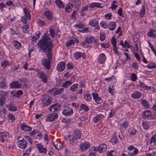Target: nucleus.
<instances>
[{
	"mask_svg": "<svg viewBox=\"0 0 156 156\" xmlns=\"http://www.w3.org/2000/svg\"><path fill=\"white\" fill-rule=\"evenodd\" d=\"M39 41L38 43L41 49L43 50L42 52H45V54L48 57V59L44 58L41 60L42 64L46 69H49L51 67L50 61L52 56L51 52L53 44L49 35L47 33H45L42 39Z\"/></svg>",
	"mask_w": 156,
	"mask_h": 156,
	"instance_id": "obj_1",
	"label": "nucleus"
},
{
	"mask_svg": "<svg viewBox=\"0 0 156 156\" xmlns=\"http://www.w3.org/2000/svg\"><path fill=\"white\" fill-rule=\"evenodd\" d=\"M42 101L44 106H47L49 105L51 102V98L48 95L45 94L42 97Z\"/></svg>",
	"mask_w": 156,
	"mask_h": 156,
	"instance_id": "obj_2",
	"label": "nucleus"
},
{
	"mask_svg": "<svg viewBox=\"0 0 156 156\" xmlns=\"http://www.w3.org/2000/svg\"><path fill=\"white\" fill-rule=\"evenodd\" d=\"M9 138V134L7 132H4L0 134V140L2 142L7 140Z\"/></svg>",
	"mask_w": 156,
	"mask_h": 156,
	"instance_id": "obj_3",
	"label": "nucleus"
},
{
	"mask_svg": "<svg viewBox=\"0 0 156 156\" xmlns=\"http://www.w3.org/2000/svg\"><path fill=\"white\" fill-rule=\"evenodd\" d=\"M90 146L89 143L85 141L79 145V148L81 151H83L89 148Z\"/></svg>",
	"mask_w": 156,
	"mask_h": 156,
	"instance_id": "obj_4",
	"label": "nucleus"
},
{
	"mask_svg": "<svg viewBox=\"0 0 156 156\" xmlns=\"http://www.w3.org/2000/svg\"><path fill=\"white\" fill-rule=\"evenodd\" d=\"M57 114L55 113H52L50 114L47 117L46 121L47 122L53 121L57 118Z\"/></svg>",
	"mask_w": 156,
	"mask_h": 156,
	"instance_id": "obj_5",
	"label": "nucleus"
},
{
	"mask_svg": "<svg viewBox=\"0 0 156 156\" xmlns=\"http://www.w3.org/2000/svg\"><path fill=\"white\" fill-rule=\"evenodd\" d=\"M107 146L105 144H102L99 145L97 147V150L99 153H102L106 150Z\"/></svg>",
	"mask_w": 156,
	"mask_h": 156,
	"instance_id": "obj_6",
	"label": "nucleus"
},
{
	"mask_svg": "<svg viewBox=\"0 0 156 156\" xmlns=\"http://www.w3.org/2000/svg\"><path fill=\"white\" fill-rule=\"evenodd\" d=\"M66 64L65 62H59L57 65V69L58 71H63L65 68V66Z\"/></svg>",
	"mask_w": 156,
	"mask_h": 156,
	"instance_id": "obj_7",
	"label": "nucleus"
},
{
	"mask_svg": "<svg viewBox=\"0 0 156 156\" xmlns=\"http://www.w3.org/2000/svg\"><path fill=\"white\" fill-rule=\"evenodd\" d=\"M27 142L25 139L23 138V140H20L18 142V146L21 148H25L27 147Z\"/></svg>",
	"mask_w": 156,
	"mask_h": 156,
	"instance_id": "obj_8",
	"label": "nucleus"
},
{
	"mask_svg": "<svg viewBox=\"0 0 156 156\" xmlns=\"http://www.w3.org/2000/svg\"><path fill=\"white\" fill-rule=\"evenodd\" d=\"M21 85L22 84L20 83L19 81L12 82L10 84L11 87L12 88H19Z\"/></svg>",
	"mask_w": 156,
	"mask_h": 156,
	"instance_id": "obj_9",
	"label": "nucleus"
},
{
	"mask_svg": "<svg viewBox=\"0 0 156 156\" xmlns=\"http://www.w3.org/2000/svg\"><path fill=\"white\" fill-rule=\"evenodd\" d=\"M37 76L42 80V81L44 83H46L47 81V77L43 72H38Z\"/></svg>",
	"mask_w": 156,
	"mask_h": 156,
	"instance_id": "obj_10",
	"label": "nucleus"
},
{
	"mask_svg": "<svg viewBox=\"0 0 156 156\" xmlns=\"http://www.w3.org/2000/svg\"><path fill=\"white\" fill-rule=\"evenodd\" d=\"M92 95L93 99L96 103L100 104L102 103V101L101 98L98 97V93H92Z\"/></svg>",
	"mask_w": 156,
	"mask_h": 156,
	"instance_id": "obj_11",
	"label": "nucleus"
},
{
	"mask_svg": "<svg viewBox=\"0 0 156 156\" xmlns=\"http://www.w3.org/2000/svg\"><path fill=\"white\" fill-rule=\"evenodd\" d=\"M69 108H65L62 111V113L66 115H70L73 113V110L72 108L69 109Z\"/></svg>",
	"mask_w": 156,
	"mask_h": 156,
	"instance_id": "obj_12",
	"label": "nucleus"
},
{
	"mask_svg": "<svg viewBox=\"0 0 156 156\" xmlns=\"http://www.w3.org/2000/svg\"><path fill=\"white\" fill-rule=\"evenodd\" d=\"M94 40L95 39L94 37L87 36L85 38V41L83 42L82 44L84 46L85 45L86 43L90 44L93 42Z\"/></svg>",
	"mask_w": 156,
	"mask_h": 156,
	"instance_id": "obj_13",
	"label": "nucleus"
},
{
	"mask_svg": "<svg viewBox=\"0 0 156 156\" xmlns=\"http://www.w3.org/2000/svg\"><path fill=\"white\" fill-rule=\"evenodd\" d=\"M36 147L38 148V151L40 153H46L47 151L46 149L45 148L43 147L41 144H37Z\"/></svg>",
	"mask_w": 156,
	"mask_h": 156,
	"instance_id": "obj_14",
	"label": "nucleus"
},
{
	"mask_svg": "<svg viewBox=\"0 0 156 156\" xmlns=\"http://www.w3.org/2000/svg\"><path fill=\"white\" fill-rule=\"evenodd\" d=\"M142 94L139 91H134L131 94V97L135 99H138L140 98Z\"/></svg>",
	"mask_w": 156,
	"mask_h": 156,
	"instance_id": "obj_15",
	"label": "nucleus"
},
{
	"mask_svg": "<svg viewBox=\"0 0 156 156\" xmlns=\"http://www.w3.org/2000/svg\"><path fill=\"white\" fill-rule=\"evenodd\" d=\"M105 117V116L101 114H99L96 115L94 118V122L96 123L99 121L101 120Z\"/></svg>",
	"mask_w": 156,
	"mask_h": 156,
	"instance_id": "obj_16",
	"label": "nucleus"
},
{
	"mask_svg": "<svg viewBox=\"0 0 156 156\" xmlns=\"http://www.w3.org/2000/svg\"><path fill=\"white\" fill-rule=\"evenodd\" d=\"M69 140L70 144L72 145H76L77 142V139L74 136H70Z\"/></svg>",
	"mask_w": 156,
	"mask_h": 156,
	"instance_id": "obj_17",
	"label": "nucleus"
},
{
	"mask_svg": "<svg viewBox=\"0 0 156 156\" xmlns=\"http://www.w3.org/2000/svg\"><path fill=\"white\" fill-rule=\"evenodd\" d=\"M116 26V23L114 22H110L108 24V29L111 31L114 30Z\"/></svg>",
	"mask_w": 156,
	"mask_h": 156,
	"instance_id": "obj_18",
	"label": "nucleus"
},
{
	"mask_svg": "<svg viewBox=\"0 0 156 156\" xmlns=\"http://www.w3.org/2000/svg\"><path fill=\"white\" fill-rule=\"evenodd\" d=\"M20 126L22 130L25 131H30L31 130V127L28 126L24 123L21 124Z\"/></svg>",
	"mask_w": 156,
	"mask_h": 156,
	"instance_id": "obj_19",
	"label": "nucleus"
},
{
	"mask_svg": "<svg viewBox=\"0 0 156 156\" xmlns=\"http://www.w3.org/2000/svg\"><path fill=\"white\" fill-rule=\"evenodd\" d=\"M84 53H82L80 52H76L74 54V56L75 58L76 59H80L81 57L83 58L84 57Z\"/></svg>",
	"mask_w": 156,
	"mask_h": 156,
	"instance_id": "obj_20",
	"label": "nucleus"
},
{
	"mask_svg": "<svg viewBox=\"0 0 156 156\" xmlns=\"http://www.w3.org/2000/svg\"><path fill=\"white\" fill-rule=\"evenodd\" d=\"M73 7V5L71 3H68L66 4L65 8L66 12H69L71 11L72 10V8Z\"/></svg>",
	"mask_w": 156,
	"mask_h": 156,
	"instance_id": "obj_21",
	"label": "nucleus"
},
{
	"mask_svg": "<svg viewBox=\"0 0 156 156\" xmlns=\"http://www.w3.org/2000/svg\"><path fill=\"white\" fill-rule=\"evenodd\" d=\"M106 59V57L105 54L102 53L99 55L98 57V62L100 63H103L104 62Z\"/></svg>",
	"mask_w": 156,
	"mask_h": 156,
	"instance_id": "obj_22",
	"label": "nucleus"
},
{
	"mask_svg": "<svg viewBox=\"0 0 156 156\" xmlns=\"http://www.w3.org/2000/svg\"><path fill=\"white\" fill-rule=\"evenodd\" d=\"M23 11L25 16V18L29 20H30L31 19L30 13L26 7H25L23 9Z\"/></svg>",
	"mask_w": 156,
	"mask_h": 156,
	"instance_id": "obj_23",
	"label": "nucleus"
},
{
	"mask_svg": "<svg viewBox=\"0 0 156 156\" xmlns=\"http://www.w3.org/2000/svg\"><path fill=\"white\" fill-rule=\"evenodd\" d=\"M143 117L144 118H147L150 117L151 113V112L150 110H147L146 111L144 112H143Z\"/></svg>",
	"mask_w": 156,
	"mask_h": 156,
	"instance_id": "obj_24",
	"label": "nucleus"
},
{
	"mask_svg": "<svg viewBox=\"0 0 156 156\" xmlns=\"http://www.w3.org/2000/svg\"><path fill=\"white\" fill-rule=\"evenodd\" d=\"M55 3L59 8H63L64 7V4L61 0H56Z\"/></svg>",
	"mask_w": 156,
	"mask_h": 156,
	"instance_id": "obj_25",
	"label": "nucleus"
},
{
	"mask_svg": "<svg viewBox=\"0 0 156 156\" xmlns=\"http://www.w3.org/2000/svg\"><path fill=\"white\" fill-rule=\"evenodd\" d=\"M12 43L16 49H20L21 47V44L17 41L14 40Z\"/></svg>",
	"mask_w": 156,
	"mask_h": 156,
	"instance_id": "obj_26",
	"label": "nucleus"
},
{
	"mask_svg": "<svg viewBox=\"0 0 156 156\" xmlns=\"http://www.w3.org/2000/svg\"><path fill=\"white\" fill-rule=\"evenodd\" d=\"M62 121L63 123H65L64 126L65 127H66L71 123V120L70 119H65L64 118H63Z\"/></svg>",
	"mask_w": 156,
	"mask_h": 156,
	"instance_id": "obj_27",
	"label": "nucleus"
},
{
	"mask_svg": "<svg viewBox=\"0 0 156 156\" xmlns=\"http://www.w3.org/2000/svg\"><path fill=\"white\" fill-rule=\"evenodd\" d=\"M89 24L92 26L95 27L98 24V21L94 19H91L89 21Z\"/></svg>",
	"mask_w": 156,
	"mask_h": 156,
	"instance_id": "obj_28",
	"label": "nucleus"
},
{
	"mask_svg": "<svg viewBox=\"0 0 156 156\" xmlns=\"http://www.w3.org/2000/svg\"><path fill=\"white\" fill-rule=\"evenodd\" d=\"M138 152V150L137 148L134 149V151H130L128 152V154L131 156H133L137 154Z\"/></svg>",
	"mask_w": 156,
	"mask_h": 156,
	"instance_id": "obj_29",
	"label": "nucleus"
},
{
	"mask_svg": "<svg viewBox=\"0 0 156 156\" xmlns=\"http://www.w3.org/2000/svg\"><path fill=\"white\" fill-rule=\"evenodd\" d=\"M77 139H80L81 137V134L79 131L78 130H75L73 133V135Z\"/></svg>",
	"mask_w": 156,
	"mask_h": 156,
	"instance_id": "obj_30",
	"label": "nucleus"
},
{
	"mask_svg": "<svg viewBox=\"0 0 156 156\" xmlns=\"http://www.w3.org/2000/svg\"><path fill=\"white\" fill-rule=\"evenodd\" d=\"M44 15L49 20H51L52 18V14L49 11H46L44 12Z\"/></svg>",
	"mask_w": 156,
	"mask_h": 156,
	"instance_id": "obj_31",
	"label": "nucleus"
},
{
	"mask_svg": "<svg viewBox=\"0 0 156 156\" xmlns=\"http://www.w3.org/2000/svg\"><path fill=\"white\" fill-rule=\"evenodd\" d=\"M71 81L70 80H67L62 84V87L65 88L67 87H68L70 85H71Z\"/></svg>",
	"mask_w": 156,
	"mask_h": 156,
	"instance_id": "obj_32",
	"label": "nucleus"
},
{
	"mask_svg": "<svg viewBox=\"0 0 156 156\" xmlns=\"http://www.w3.org/2000/svg\"><path fill=\"white\" fill-rule=\"evenodd\" d=\"M19 82L20 83H22L23 85H26L27 84V83L28 80L26 78H22L19 80Z\"/></svg>",
	"mask_w": 156,
	"mask_h": 156,
	"instance_id": "obj_33",
	"label": "nucleus"
},
{
	"mask_svg": "<svg viewBox=\"0 0 156 156\" xmlns=\"http://www.w3.org/2000/svg\"><path fill=\"white\" fill-rule=\"evenodd\" d=\"M145 12L146 11L145 5H143L142 6V9L140 12V16L141 17H142L144 16Z\"/></svg>",
	"mask_w": 156,
	"mask_h": 156,
	"instance_id": "obj_34",
	"label": "nucleus"
},
{
	"mask_svg": "<svg viewBox=\"0 0 156 156\" xmlns=\"http://www.w3.org/2000/svg\"><path fill=\"white\" fill-rule=\"evenodd\" d=\"M100 6V4L99 3L93 2L90 4V8H93L95 7L101 8Z\"/></svg>",
	"mask_w": 156,
	"mask_h": 156,
	"instance_id": "obj_35",
	"label": "nucleus"
},
{
	"mask_svg": "<svg viewBox=\"0 0 156 156\" xmlns=\"http://www.w3.org/2000/svg\"><path fill=\"white\" fill-rule=\"evenodd\" d=\"M78 85L77 84H75L70 87V90L73 92L76 91L77 89Z\"/></svg>",
	"mask_w": 156,
	"mask_h": 156,
	"instance_id": "obj_36",
	"label": "nucleus"
},
{
	"mask_svg": "<svg viewBox=\"0 0 156 156\" xmlns=\"http://www.w3.org/2000/svg\"><path fill=\"white\" fill-rule=\"evenodd\" d=\"M146 67L149 69H153L156 68V64L155 63H150V64H148Z\"/></svg>",
	"mask_w": 156,
	"mask_h": 156,
	"instance_id": "obj_37",
	"label": "nucleus"
},
{
	"mask_svg": "<svg viewBox=\"0 0 156 156\" xmlns=\"http://www.w3.org/2000/svg\"><path fill=\"white\" fill-rule=\"evenodd\" d=\"M155 134L154 136H153L151 138L150 140V144H153L154 145H155L156 142V139L155 138Z\"/></svg>",
	"mask_w": 156,
	"mask_h": 156,
	"instance_id": "obj_38",
	"label": "nucleus"
},
{
	"mask_svg": "<svg viewBox=\"0 0 156 156\" xmlns=\"http://www.w3.org/2000/svg\"><path fill=\"white\" fill-rule=\"evenodd\" d=\"M141 103L143 106H144L145 107H149V103L147 101L145 100H142L141 101Z\"/></svg>",
	"mask_w": 156,
	"mask_h": 156,
	"instance_id": "obj_39",
	"label": "nucleus"
},
{
	"mask_svg": "<svg viewBox=\"0 0 156 156\" xmlns=\"http://www.w3.org/2000/svg\"><path fill=\"white\" fill-rule=\"evenodd\" d=\"M64 90L63 88H60L56 90L54 92V95H59L62 93Z\"/></svg>",
	"mask_w": 156,
	"mask_h": 156,
	"instance_id": "obj_40",
	"label": "nucleus"
},
{
	"mask_svg": "<svg viewBox=\"0 0 156 156\" xmlns=\"http://www.w3.org/2000/svg\"><path fill=\"white\" fill-rule=\"evenodd\" d=\"M74 41L72 39L68 41L66 43V46L67 47H71L74 45Z\"/></svg>",
	"mask_w": 156,
	"mask_h": 156,
	"instance_id": "obj_41",
	"label": "nucleus"
},
{
	"mask_svg": "<svg viewBox=\"0 0 156 156\" xmlns=\"http://www.w3.org/2000/svg\"><path fill=\"white\" fill-rule=\"evenodd\" d=\"M143 128L144 129H148L149 128V126L148 123L147 122H143L142 123Z\"/></svg>",
	"mask_w": 156,
	"mask_h": 156,
	"instance_id": "obj_42",
	"label": "nucleus"
},
{
	"mask_svg": "<svg viewBox=\"0 0 156 156\" xmlns=\"http://www.w3.org/2000/svg\"><path fill=\"white\" fill-rule=\"evenodd\" d=\"M129 135L134 136L136 134L137 130L135 129H132L129 130Z\"/></svg>",
	"mask_w": 156,
	"mask_h": 156,
	"instance_id": "obj_43",
	"label": "nucleus"
},
{
	"mask_svg": "<svg viewBox=\"0 0 156 156\" xmlns=\"http://www.w3.org/2000/svg\"><path fill=\"white\" fill-rule=\"evenodd\" d=\"M5 100V98L3 96H2L0 98V106L3 107V106Z\"/></svg>",
	"mask_w": 156,
	"mask_h": 156,
	"instance_id": "obj_44",
	"label": "nucleus"
},
{
	"mask_svg": "<svg viewBox=\"0 0 156 156\" xmlns=\"http://www.w3.org/2000/svg\"><path fill=\"white\" fill-rule=\"evenodd\" d=\"M108 156H116V151H112L108 152L107 154Z\"/></svg>",
	"mask_w": 156,
	"mask_h": 156,
	"instance_id": "obj_45",
	"label": "nucleus"
},
{
	"mask_svg": "<svg viewBox=\"0 0 156 156\" xmlns=\"http://www.w3.org/2000/svg\"><path fill=\"white\" fill-rule=\"evenodd\" d=\"M137 79L136 75L135 73H132L131 74L130 80L133 81H136Z\"/></svg>",
	"mask_w": 156,
	"mask_h": 156,
	"instance_id": "obj_46",
	"label": "nucleus"
},
{
	"mask_svg": "<svg viewBox=\"0 0 156 156\" xmlns=\"http://www.w3.org/2000/svg\"><path fill=\"white\" fill-rule=\"evenodd\" d=\"M31 150V147L28 148V149L26 151V152L24 153L23 156H30L29 155Z\"/></svg>",
	"mask_w": 156,
	"mask_h": 156,
	"instance_id": "obj_47",
	"label": "nucleus"
},
{
	"mask_svg": "<svg viewBox=\"0 0 156 156\" xmlns=\"http://www.w3.org/2000/svg\"><path fill=\"white\" fill-rule=\"evenodd\" d=\"M139 84L140 87L143 88H145L147 89H150L151 88V86H147V85H146L143 83H142L140 81Z\"/></svg>",
	"mask_w": 156,
	"mask_h": 156,
	"instance_id": "obj_48",
	"label": "nucleus"
},
{
	"mask_svg": "<svg viewBox=\"0 0 156 156\" xmlns=\"http://www.w3.org/2000/svg\"><path fill=\"white\" fill-rule=\"evenodd\" d=\"M118 6L117 3L115 1H113V3L112 4L111 8L112 9H115Z\"/></svg>",
	"mask_w": 156,
	"mask_h": 156,
	"instance_id": "obj_49",
	"label": "nucleus"
},
{
	"mask_svg": "<svg viewBox=\"0 0 156 156\" xmlns=\"http://www.w3.org/2000/svg\"><path fill=\"white\" fill-rule=\"evenodd\" d=\"M8 118L9 120V121L11 122H13L15 120V118L13 115L11 114H10L8 115Z\"/></svg>",
	"mask_w": 156,
	"mask_h": 156,
	"instance_id": "obj_50",
	"label": "nucleus"
},
{
	"mask_svg": "<svg viewBox=\"0 0 156 156\" xmlns=\"http://www.w3.org/2000/svg\"><path fill=\"white\" fill-rule=\"evenodd\" d=\"M100 25L101 27L105 29L107 28L108 26V25L104 21H102L100 23Z\"/></svg>",
	"mask_w": 156,
	"mask_h": 156,
	"instance_id": "obj_51",
	"label": "nucleus"
},
{
	"mask_svg": "<svg viewBox=\"0 0 156 156\" xmlns=\"http://www.w3.org/2000/svg\"><path fill=\"white\" fill-rule=\"evenodd\" d=\"M84 98L87 101L90 100L91 99L90 94H86L84 96Z\"/></svg>",
	"mask_w": 156,
	"mask_h": 156,
	"instance_id": "obj_52",
	"label": "nucleus"
},
{
	"mask_svg": "<svg viewBox=\"0 0 156 156\" xmlns=\"http://www.w3.org/2000/svg\"><path fill=\"white\" fill-rule=\"evenodd\" d=\"M1 108H0V115L5 116L6 113L5 108H2V109Z\"/></svg>",
	"mask_w": 156,
	"mask_h": 156,
	"instance_id": "obj_53",
	"label": "nucleus"
},
{
	"mask_svg": "<svg viewBox=\"0 0 156 156\" xmlns=\"http://www.w3.org/2000/svg\"><path fill=\"white\" fill-rule=\"evenodd\" d=\"M113 85H112L111 86H109L108 87V92L111 94H113V91L114 90V89H113Z\"/></svg>",
	"mask_w": 156,
	"mask_h": 156,
	"instance_id": "obj_54",
	"label": "nucleus"
},
{
	"mask_svg": "<svg viewBox=\"0 0 156 156\" xmlns=\"http://www.w3.org/2000/svg\"><path fill=\"white\" fill-rule=\"evenodd\" d=\"M111 42L113 46H116V39L113 37L111 39Z\"/></svg>",
	"mask_w": 156,
	"mask_h": 156,
	"instance_id": "obj_55",
	"label": "nucleus"
},
{
	"mask_svg": "<svg viewBox=\"0 0 156 156\" xmlns=\"http://www.w3.org/2000/svg\"><path fill=\"white\" fill-rule=\"evenodd\" d=\"M50 32L51 37L52 38H54L55 37V30L53 29H52V28H51L50 30Z\"/></svg>",
	"mask_w": 156,
	"mask_h": 156,
	"instance_id": "obj_56",
	"label": "nucleus"
},
{
	"mask_svg": "<svg viewBox=\"0 0 156 156\" xmlns=\"http://www.w3.org/2000/svg\"><path fill=\"white\" fill-rule=\"evenodd\" d=\"M148 35L150 37H155L156 36V35L154 34V31L153 30H150L149 32L148 33Z\"/></svg>",
	"mask_w": 156,
	"mask_h": 156,
	"instance_id": "obj_57",
	"label": "nucleus"
},
{
	"mask_svg": "<svg viewBox=\"0 0 156 156\" xmlns=\"http://www.w3.org/2000/svg\"><path fill=\"white\" fill-rule=\"evenodd\" d=\"M6 117L5 116L0 115V124H2L5 120Z\"/></svg>",
	"mask_w": 156,
	"mask_h": 156,
	"instance_id": "obj_58",
	"label": "nucleus"
},
{
	"mask_svg": "<svg viewBox=\"0 0 156 156\" xmlns=\"http://www.w3.org/2000/svg\"><path fill=\"white\" fill-rule=\"evenodd\" d=\"M149 44L152 50L154 52L155 55H156V50L154 48V46L152 44H151L150 42H149Z\"/></svg>",
	"mask_w": 156,
	"mask_h": 156,
	"instance_id": "obj_59",
	"label": "nucleus"
},
{
	"mask_svg": "<svg viewBox=\"0 0 156 156\" xmlns=\"http://www.w3.org/2000/svg\"><path fill=\"white\" fill-rule=\"evenodd\" d=\"M6 83L5 82H0V88H5Z\"/></svg>",
	"mask_w": 156,
	"mask_h": 156,
	"instance_id": "obj_60",
	"label": "nucleus"
},
{
	"mask_svg": "<svg viewBox=\"0 0 156 156\" xmlns=\"http://www.w3.org/2000/svg\"><path fill=\"white\" fill-rule=\"evenodd\" d=\"M29 28V25H23V27H22V29H24L25 30V31H24L23 30V32L24 33H27V32L26 31V30H27Z\"/></svg>",
	"mask_w": 156,
	"mask_h": 156,
	"instance_id": "obj_61",
	"label": "nucleus"
},
{
	"mask_svg": "<svg viewBox=\"0 0 156 156\" xmlns=\"http://www.w3.org/2000/svg\"><path fill=\"white\" fill-rule=\"evenodd\" d=\"M74 26L79 28H83L84 27V25L82 23H80L75 25Z\"/></svg>",
	"mask_w": 156,
	"mask_h": 156,
	"instance_id": "obj_62",
	"label": "nucleus"
},
{
	"mask_svg": "<svg viewBox=\"0 0 156 156\" xmlns=\"http://www.w3.org/2000/svg\"><path fill=\"white\" fill-rule=\"evenodd\" d=\"M128 125V123L127 122L125 121L122 124H121V125L122 127L125 128L126 129Z\"/></svg>",
	"mask_w": 156,
	"mask_h": 156,
	"instance_id": "obj_63",
	"label": "nucleus"
},
{
	"mask_svg": "<svg viewBox=\"0 0 156 156\" xmlns=\"http://www.w3.org/2000/svg\"><path fill=\"white\" fill-rule=\"evenodd\" d=\"M146 155L147 156H155V152L153 151L151 153L149 152L148 153H146Z\"/></svg>",
	"mask_w": 156,
	"mask_h": 156,
	"instance_id": "obj_64",
	"label": "nucleus"
}]
</instances>
